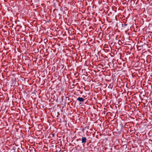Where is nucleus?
<instances>
[{
	"label": "nucleus",
	"mask_w": 152,
	"mask_h": 152,
	"mask_svg": "<svg viewBox=\"0 0 152 152\" xmlns=\"http://www.w3.org/2000/svg\"><path fill=\"white\" fill-rule=\"evenodd\" d=\"M82 143L85 144L87 141V139L86 137H82Z\"/></svg>",
	"instance_id": "1"
},
{
	"label": "nucleus",
	"mask_w": 152,
	"mask_h": 152,
	"mask_svg": "<svg viewBox=\"0 0 152 152\" xmlns=\"http://www.w3.org/2000/svg\"><path fill=\"white\" fill-rule=\"evenodd\" d=\"M77 100L80 102H83L84 99L83 97H79L77 99Z\"/></svg>",
	"instance_id": "2"
},
{
	"label": "nucleus",
	"mask_w": 152,
	"mask_h": 152,
	"mask_svg": "<svg viewBox=\"0 0 152 152\" xmlns=\"http://www.w3.org/2000/svg\"><path fill=\"white\" fill-rule=\"evenodd\" d=\"M119 25H121V26H122V27H123V28H124L126 26V25H127V24H123L121 22H120V24H119Z\"/></svg>",
	"instance_id": "3"
},
{
	"label": "nucleus",
	"mask_w": 152,
	"mask_h": 152,
	"mask_svg": "<svg viewBox=\"0 0 152 152\" xmlns=\"http://www.w3.org/2000/svg\"><path fill=\"white\" fill-rule=\"evenodd\" d=\"M67 99H68V100H69V98L68 97H66V100H67Z\"/></svg>",
	"instance_id": "4"
}]
</instances>
